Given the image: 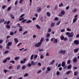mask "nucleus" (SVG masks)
Returning a JSON list of instances; mask_svg holds the SVG:
<instances>
[{
	"mask_svg": "<svg viewBox=\"0 0 79 79\" xmlns=\"http://www.w3.org/2000/svg\"><path fill=\"white\" fill-rule=\"evenodd\" d=\"M53 40H54L53 41ZM51 42L53 41L54 43H56V44L57 42H58V40L57 39H55V38H52L51 39Z\"/></svg>",
	"mask_w": 79,
	"mask_h": 79,
	"instance_id": "1",
	"label": "nucleus"
},
{
	"mask_svg": "<svg viewBox=\"0 0 79 79\" xmlns=\"http://www.w3.org/2000/svg\"><path fill=\"white\" fill-rule=\"evenodd\" d=\"M66 51L65 50H62L60 51H59L58 52L59 53H63V55H64L65 53H66Z\"/></svg>",
	"mask_w": 79,
	"mask_h": 79,
	"instance_id": "2",
	"label": "nucleus"
},
{
	"mask_svg": "<svg viewBox=\"0 0 79 79\" xmlns=\"http://www.w3.org/2000/svg\"><path fill=\"white\" fill-rule=\"evenodd\" d=\"M41 43H40V42H39L38 43H37L35 45V47H40V45H41Z\"/></svg>",
	"mask_w": 79,
	"mask_h": 79,
	"instance_id": "3",
	"label": "nucleus"
},
{
	"mask_svg": "<svg viewBox=\"0 0 79 79\" xmlns=\"http://www.w3.org/2000/svg\"><path fill=\"white\" fill-rule=\"evenodd\" d=\"M26 59H24L23 60H21L20 61L21 64H24L26 63Z\"/></svg>",
	"mask_w": 79,
	"mask_h": 79,
	"instance_id": "4",
	"label": "nucleus"
},
{
	"mask_svg": "<svg viewBox=\"0 0 79 79\" xmlns=\"http://www.w3.org/2000/svg\"><path fill=\"white\" fill-rule=\"evenodd\" d=\"M74 36V33L73 32H71L70 33L69 35H68V37H73Z\"/></svg>",
	"mask_w": 79,
	"mask_h": 79,
	"instance_id": "5",
	"label": "nucleus"
},
{
	"mask_svg": "<svg viewBox=\"0 0 79 79\" xmlns=\"http://www.w3.org/2000/svg\"><path fill=\"white\" fill-rule=\"evenodd\" d=\"M74 43L75 44H76L77 45L79 44V41H78L77 40H76L74 41Z\"/></svg>",
	"mask_w": 79,
	"mask_h": 79,
	"instance_id": "6",
	"label": "nucleus"
},
{
	"mask_svg": "<svg viewBox=\"0 0 79 79\" xmlns=\"http://www.w3.org/2000/svg\"><path fill=\"white\" fill-rule=\"evenodd\" d=\"M73 61L74 63H76L77 61V58L76 57H75L73 59Z\"/></svg>",
	"mask_w": 79,
	"mask_h": 79,
	"instance_id": "7",
	"label": "nucleus"
},
{
	"mask_svg": "<svg viewBox=\"0 0 79 79\" xmlns=\"http://www.w3.org/2000/svg\"><path fill=\"white\" fill-rule=\"evenodd\" d=\"M31 64L32 66H35L36 65V64H37V62H34V61H32L31 62Z\"/></svg>",
	"mask_w": 79,
	"mask_h": 79,
	"instance_id": "8",
	"label": "nucleus"
},
{
	"mask_svg": "<svg viewBox=\"0 0 79 79\" xmlns=\"http://www.w3.org/2000/svg\"><path fill=\"white\" fill-rule=\"evenodd\" d=\"M65 65H66L65 62L64 61L62 62L61 64L62 66V67H64V66H65Z\"/></svg>",
	"mask_w": 79,
	"mask_h": 79,
	"instance_id": "9",
	"label": "nucleus"
},
{
	"mask_svg": "<svg viewBox=\"0 0 79 79\" xmlns=\"http://www.w3.org/2000/svg\"><path fill=\"white\" fill-rule=\"evenodd\" d=\"M79 51V48H77L74 50V53H77Z\"/></svg>",
	"mask_w": 79,
	"mask_h": 79,
	"instance_id": "10",
	"label": "nucleus"
},
{
	"mask_svg": "<svg viewBox=\"0 0 79 79\" xmlns=\"http://www.w3.org/2000/svg\"><path fill=\"white\" fill-rule=\"evenodd\" d=\"M60 14L62 15H64L65 14V11L64 10H62L60 12Z\"/></svg>",
	"mask_w": 79,
	"mask_h": 79,
	"instance_id": "11",
	"label": "nucleus"
},
{
	"mask_svg": "<svg viewBox=\"0 0 79 79\" xmlns=\"http://www.w3.org/2000/svg\"><path fill=\"white\" fill-rule=\"evenodd\" d=\"M77 18H75V19H73V23H76V22L77 21Z\"/></svg>",
	"mask_w": 79,
	"mask_h": 79,
	"instance_id": "12",
	"label": "nucleus"
},
{
	"mask_svg": "<svg viewBox=\"0 0 79 79\" xmlns=\"http://www.w3.org/2000/svg\"><path fill=\"white\" fill-rule=\"evenodd\" d=\"M44 38H42L40 40V43L42 44V42L44 41Z\"/></svg>",
	"mask_w": 79,
	"mask_h": 79,
	"instance_id": "13",
	"label": "nucleus"
},
{
	"mask_svg": "<svg viewBox=\"0 0 79 79\" xmlns=\"http://www.w3.org/2000/svg\"><path fill=\"white\" fill-rule=\"evenodd\" d=\"M78 74V72L76 71L74 72V76H76Z\"/></svg>",
	"mask_w": 79,
	"mask_h": 79,
	"instance_id": "14",
	"label": "nucleus"
},
{
	"mask_svg": "<svg viewBox=\"0 0 79 79\" xmlns=\"http://www.w3.org/2000/svg\"><path fill=\"white\" fill-rule=\"evenodd\" d=\"M7 45L9 46H11V45H12V42H9L7 43Z\"/></svg>",
	"mask_w": 79,
	"mask_h": 79,
	"instance_id": "15",
	"label": "nucleus"
},
{
	"mask_svg": "<svg viewBox=\"0 0 79 79\" xmlns=\"http://www.w3.org/2000/svg\"><path fill=\"white\" fill-rule=\"evenodd\" d=\"M14 41L15 43H16V44H17L18 42V39H17V38H15L14 39Z\"/></svg>",
	"mask_w": 79,
	"mask_h": 79,
	"instance_id": "16",
	"label": "nucleus"
},
{
	"mask_svg": "<svg viewBox=\"0 0 79 79\" xmlns=\"http://www.w3.org/2000/svg\"><path fill=\"white\" fill-rule=\"evenodd\" d=\"M36 27L37 28V29H41V27H40V26L39 25H36Z\"/></svg>",
	"mask_w": 79,
	"mask_h": 79,
	"instance_id": "17",
	"label": "nucleus"
},
{
	"mask_svg": "<svg viewBox=\"0 0 79 79\" xmlns=\"http://www.w3.org/2000/svg\"><path fill=\"white\" fill-rule=\"evenodd\" d=\"M4 73H5V74H6V73L7 72H10V71L7 70H6V69H4Z\"/></svg>",
	"mask_w": 79,
	"mask_h": 79,
	"instance_id": "18",
	"label": "nucleus"
},
{
	"mask_svg": "<svg viewBox=\"0 0 79 79\" xmlns=\"http://www.w3.org/2000/svg\"><path fill=\"white\" fill-rule=\"evenodd\" d=\"M5 21V19H2L0 20V23H3Z\"/></svg>",
	"mask_w": 79,
	"mask_h": 79,
	"instance_id": "19",
	"label": "nucleus"
},
{
	"mask_svg": "<svg viewBox=\"0 0 79 79\" xmlns=\"http://www.w3.org/2000/svg\"><path fill=\"white\" fill-rule=\"evenodd\" d=\"M72 68V65L70 64L68 65V66L67 67V68L68 69H71Z\"/></svg>",
	"mask_w": 79,
	"mask_h": 79,
	"instance_id": "20",
	"label": "nucleus"
},
{
	"mask_svg": "<svg viewBox=\"0 0 79 79\" xmlns=\"http://www.w3.org/2000/svg\"><path fill=\"white\" fill-rule=\"evenodd\" d=\"M71 72V71H69L66 72V74L67 75H68V74H69Z\"/></svg>",
	"mask_w": 79,
	"mask_h": 79,
	"instance_id": "21",
	"label": "nucleus"
},
{
	"mask_svg": "<svg viewBox=\"0 0 79 79\" xmlns=\"http://www.w3.org/2000/svg\"><path fill=\"white\" fill-rule=\"evenodd\" d=\"M77 11V9L75 8L74 10H73L72 11L73 13H76V12Z\"/></svg>",
	"mask_w": 79,
	"mask_h": 79,
	"instance_id": "22",
	"label": "nucleus"
},
{
	"mask_svg": "<svg viewBox=\"0 0 79 79\" xmlns=\"http://www.w3.org/2000/svg\"><path fill=\"white\" fill-rule=\"evenodd\" d=\"M55 63V60H53L52 62L49 65H51Z\"/></svg>",
	"mask_w": 79,
	"mask_h": 79,
	"instance_id": "23",
	"label": "nucleus"
},
{
	"mask_svg": "<svg viewBox=\"0 0 79 79\" xmlns=\"http://www.w3.org/2000/svg\"><path fill=\"white\" fill-rule=\"evenodd\" d=\"M32 23V20H28L26 22V23Z\"/></svg>",
	"mask_w": 79,
	"mask_h": 79,
	"instance_id": "24",
	"label": "nucleus"
},
{
	"mask_svg": "<svg viewBox=\"0 0 79 79\" xmlns=\"http://www.w3.org/2000/svg\"><path fill=\"white\" fill-rule=\"evenodd\" d=\"M10 17L11 19H15V17H14L13 15H10Z\"/></svg>",
	"mask_w": 79,
	"mask_h": 79,
	"instance_id": "25",
	"label": "nucleus"
},
{
	"mask_svg": "<svg viewBox=\"0 0 79 79\" xmlns=\"http://www.w3.org/2000/svg\"><path fill=\"white\" fill-rule=\"evenodd\" d=\"M41 10H42V9L41 8H39V9H38L37 10V12L38 13H39L41 11Z\"/></svg>",
	"mask_w": 79,
	"mask_h": 79,
	"instance_id": "26",
	"label": "nucleus"
},
{
	"mask_svg": "<svg viewBox=\"0 0 79 79\" xmlns=\"http://www.w3.org/2000/svg\"><path fill=\"white\" fill-rule=\"evenodd\" d=\"M20 68H21V65H19L17 67V70H19V69H20Z\"/></svg>",
	"mask_w": 79,
	"mask_h": 79,
	"instance_id": "27",
	"label": "nucleus"
},
{
	"mask_svg": "<svg viewBox=\"0 0 79 79\" xmlns=\"http://www.w3.org/2000/svg\"><path fill=\"white\" fill-rule=\"evenodd\" d=\"M64 36L62 35L60 38V39H61V40H64Z\"/></svg>",
	"mask_w": 79,
	"mask_h": 79,
	"instance_id": "28",
	"label": "nucleus"
},
{
	"mask_svg": "<svg viewBox=\"0 0 79 79\" xmlns=\"http://www.w3.org/2000/svg\"><path fill=\"white\" fill-rule=\"evenodd\" d=\"M47 15L48 16H50V14L49 12H48L47 13Z\"/></svg>",
	"mask_w": 79,
	"mask_h": 79,
	"instance_id": "29",
	"label": "nucleus"
},
{
	"mask_svg": "<svg viewBox=\"0 0 79 79\" xmlns=\"http://www.w3.org/2000/svg\"><path fill=\"white\" fill-rule=\"evenodd\" d=\"M9 52V51H6L4 52V54H7Z\"/></svg>",
	"mask_w": 79,
	"mask_h": 79,
	"instance_id": "30",
	"label": "nucleus"
},
{
	"mask_svg": "<svg viewBox=\"0 0 79 79\" xmlns=\"http://www.w3.org/2000/svg\"><path fill=\"white\" fill-rule=\"evenodd\" d=\"M24 19V17H22L19 19V21H21L22 20H23Z\"/></svg>",
	"mask_w": 79,
	"mask_h": 79,
	"instance_id": "31",
	"label": "nucleus"
},
{
	"mask_svg": "<svg viewBox=\"0 0 79 79\" xmlns=\"http://www.w3.org/2000/svg\"><path fill=\"white\" fill-rule=\"evenodd\" d=\"M60 23H61V21H60L58 22L57 23H56V25H59L60 24Z\"/></svg>",
	"mask_w": 79,
	"mask_h": 79,
	"instance_id": "32",
	"label": "nucleus"
},
{
	"mask_svg": "<svg viewBox=\"0 0 79 79\" xmlns=\"http://www.w3.org/2000/svg\"><path fill=\"white\" fill-rule=\"evenodd\" d=\"M51 25L52 27H54V26H55V23H52Z\"/></svg>",
	"mask_w": 79,
	"mask_h": 79,
	"instance_id": "33",
	"label": "nucleus"
},
{
	"mask_svg": "<svg viewBox=\"0 0 79 79\" xmlns=\"http://www.w3.org/2000/svg\"><path fill=\"white\" fill-rule=\"evenodd\" d=\"M26 21H27V20L26 19H25L23 20V21H22L21 23H25V22H26Z\"/></svg>",
	"mask_w": 79,
	"mask_h": 79,
	"instance_id": "34",
	"label": "nucleus"
},
{
	"mask_svg": "<svg viewBox=\"0 0 79 79\" xmlns=\"http://www.w3.org/2000/svg\"><path fill=\"white\" fill-rule=\"evenodd\" d=\"M33 57H34V54H32V55L31 56V57L30 59H31V60H32V59H33Z\"/></svg>",
	"mask_w": 79,
	"mask_h": 79,
	"instance_id": "35",
	"label": "nucleus"
},
{
	"mask_svg": "<svg viewBox=\"0 0 79 79\" xmlns=\"http://www.w3.org/2000/svg\"><path fill=\"white\" fill-rule=\"evenodd\" d=\"M27 66H28V67L29 68L32 66V64H31V63H29L27 64Z\"/></svg>",
	"mask_w": 79,
	"mask_h": 79,
	"instance_id": "36",
	"label": "nucleus"
},
{
	"mask_svg": "<svg viewBox=\"0 0 79 79\" xmlns=\"http://www.w3.org/2000/svg\"><path fill=\"white\" fill-rule=\"evenodd\" d=\"M6 27H7V29H10V27H11L9 25H7L6 26Z\"/></svg>",
	"mask_w": 79,
	"mask_h": 79,
	"instance_id": "37",
	"label": "nucleus"
},
{
	"mask_svg": "<svg viewBox=\"0 0 79 79\" xmlns=\"http://www.w3.org/2000/svg\"><path fill=\"white\" fill-rule=\"evenodd\" d=\"M9 63H11L13 64H15V61L14 60H12L10 61H9Z\"/></svg>",
	"mask_w": 79,
	"mask_h": 79,
	"instance_id": "38",
	"label": "nucleus"
},
{
	"mask_svg": "<svg viewBox=\"0 0 79 79\" xmlns=\"http://www.w3.org/2000/svg\"><path fill=\"white\" fill-rule=\"evenodd\" d=\"M44 58V56H43V55L42 54L40 57V58L41 59H42V58Z\"/></svg>",
	"mask_w": 79,
	"mask_h": 79,
	"instance_id": "39",
	"label": "nucleus"
},
{
	"mask_svg": "<svg viewBox=\"0 0 79 79\" xmlns=\"http://www.w3.org/2000/svg\"><path fill=\"white\" fill-rule=\"evenodd\" d=\"M19 57H17L15 58V60H17L19 59Z\"/></svg>",
	"mask_w": 79,
	"mask_h": 79,
	"instance_id": "40",
	"label": "nucleus"
},
{
	"mask_svg": "<svg viewBox=\"0 0 79 79\" xmlns=\"http://www.w3.org/2000/svg\"><path fill=\"white\" fill-rule=\"evenodd\" d=\"M28 75H29V74L27 73L24 74V76H25V77H27L28 76Z\"/></svg>",
	"mask_w": 79,
	"mask_h": 79,
	"instance_id": "41",
	"label": "nucleus"
},
{
	"mask_svg": "<svg viewBox=\"0 0 79 79\" xmlns=\"http://www.w3.org/2000/svg\"><path fill=\"white\" fill-rule=\"evenodd\" d=\"M59 19L57 17H56L54 19V20H55V21H57V20H59Z\"/></svg>",
	"mask_w": 79,
	"mask_h": 79,
	"instance_id": "42",
	"label": "nucleus"
},
{
	"mask_svg": "<svg viewBox=\"0 0 79 79\" xmlns=\"http://www.w3.org/2000/svg\"><path fill=\"white\" fill-rule=\"evenodd\" d=\"M47 71H50L51 69L50 68H49V67H48L47 68Z\"/></svg>",
	"mask_w": 79,
	"mask_h": 79,
	"instance_id": "43",
	"label": "nucleus"
},
{
	"mask_svg": "<svg viewBox=\"0 0 79 79\" xmlns=\"http://www.w3.org/2000/svg\"><path fill=\"white\" fill-rule=\"evenodd\" d=\"M25 68H26V65H24L23 66L22 68V69H25Z\"/></svg>",
	"mask_w": 79,
	"mask_h": 79,
	"instance_id": "44",
	"label": "nucleus"
},
{
	"mask_svg": "<svg viewBox=\"0 0 79 79\" xmlns=\"http://www.w3.org/2000/svg\"><path fill=\"white\" fill-rule=\"evenodd\" d=\"M50 34L48 33V34H47L46 37H50Z\"/></svg>",
	"mask_w": 79,
	"mask_h": 79,
	"instance_id": "45",
	"label": "nucleus"
},
{
	"mask_svg": "<svg viewBox=\"0 0 79 79\" xmlns=\"http://www.w3.org/2000/svg\"><path fill=\"white\" fill-rule=\"evenodd\" d=\"M11 9V7H9L8 8L7 10L10 11Z\"/></svg>",
	"mask_w": 79,
	"mask_h": 79,
	"instance_id": "46",
	"label": "nucleus"
},
{
	"mask_svg": "<svg viewBox=\"0 0 79 79\" xmlns=\"http://www.w3.org/2000/svg\"><path fill=\"white\" fill-rule=\"evenodd\" d=\"M60 72L58 71H57L56 73V75H57V76H58V75H60Z\"/></svg>",
	"mask_w": 79,
	"mask_h": 79,
	"instance_id": "47",
	"label": "nucleus"
},
{
	"mask_svg": "<svg viewBox=\"0 0 79 79\" xmlns=\"http://www.w3.org/2000/svg\"><path fill=\"white\" fill-rule=\"evenodd\" d=\"M18 0H16L15 2V5H17L18 4Z\"/></svg>",
	"mask_w": 79,
	"mask_h": 79,
	"instance_id": "48",
	"label": "nucleus"
},
{
	"mask_svg": "<svg viewBox=\"0 0 79 79\" xmlns=\"http://www.w3.org/2000/svg\"><path fill=\"white\" fill-rule=\"evenodd\" d=\"M6 61H7V60L5 59L3 61V63H5Z\"/></svg>",
	"mask_w": 79,
	"mask_h": 79,
	"instance_id": "49",
	"label": "nucleus"
},
{
	"mask_svg": "<svg viewBox=\"0 0 79 79\" xmlns=\"http://www.w3.org/2000/svg\"><path fill=\"white\" fill-rule=\"evenodd\" d=\"M13 68V67L11 66H10L9 67V69H11Z\"/></svg>",
	"mask_w": 79,
	"mask_h": 79,
	"instance_id": "50",
	"label": "nucleus"
},
{
	"mask_svg": "<svg viewBox=\"0 0 79 79\" xmlns=\"http://www.w3.org/2000/svg\"><path fill=\"white\" fill-rule=\"evenodd\" d=\"M70 34V33L69 32H67L66 33V35H69Z\"/></svg>",
	"mask_w": 79,
	"mask_h": 79,
	"instance_id": "51",
	"label": "nucleus"
},
{
	"mask_svg": "<svg viewBox=\"0 0 79 79\" xmlns=\"http://www.w3.org/2000/svg\"><path fill=\"white\" fill-rule=\"evenodd\" d=\"M27 31H26L23 33V35H25V34H27Z\"/></svg>",
	"mask_w": 79,
	"mask_h": 79,
	"instance_id": "52",
	"label": "nucleus"
},
{
	"mask_svg": "<svg viewBox=\"0 0 79 79\" xmlns=\"http://www.w3.org/2000/svg\"><path fill=\"white\" fill-rule=\"evenodd\" d=\"M24 15H25L24 14H23L21 15L20 16V18H22V17H23V16H24Z\"/></svg>",
	"mask_w": 79,
	"mask_h": 79,
	"instance_id": "53",
	"label": "nucleus"
},
{
	"mask_svg": "<svg viewBox=\"0 0 79 79\" xmlns=\"http://www.w3.org/2000/svg\"><path fill=\"white\" fill-rule=\"evenodd\" d=\"M6 6V5L3 6H2V8L3 9H5Z\"/></svg>",
	"mask_w": 79,
	"mask_h": 79,
	"instance_id": "54",
	"label": "nucleus"
},
{
	"mask_svg": "<svg viewBox=\"0 0 79 79\" xmlns=\"http://www.w3.org/2000/svg\"><path fill=\"white\" fill-rule=\"evenodd\" d=\"M21 25V24H20L19 23H18L17 24V25L19 27H22L20 26Z\"/></svg>",
	"mask_w": 79,
	"mask_h": 79,
	"instance_id": "55",
	"label": "nucleus"
},
{
	"mask_svg": "<svg viewBox=\"0 0 79 79\" xmlns=\"http://www.w3.org/2000/svg\"><path fill=\"white\" fill-rule=\"evenodd\" d=\"M65 31V30H64V29H63L62 30H61V32H64Z\"/></svg>",
	"mask_w": 79,
	"mask_h": 79,
	"instance_id": "56",
	"label": "nucleus"
},
{
	"mask_svg": "<svg viewBox=\"0 0 79 79\" xmlns=\"http://www.w3.org/2000/svg\"><path fill=\"white\" fill-rule=\"evenodd\" d=\"M6 48H7V49H9L10 48V46L8 45L7 44L6 46Z\"/></svg>",
	"mask_w": 79,
	"mask_h": 79,
	"instance_id": "57",
	"label": "nucleus"
},
{
	"mask_svg": "<svg viewBox=\"0 0 79 79\" xmlns=\"http://www.w3.org/2000/svg\"><path fill=\"white\" fill-rule=\"evenodd\" d=\"M67 31H71V30L69 28H67Z\"/></svg>",
	"mask_w": 79,
	"mask_h": 79,
	"instance_id": "58",
	"label": "nucleus"
},
{
	"mask_svg": "<svg viewBox=\"0 0 79 79\" xmlns=\"http://www.w3.org/2000/svg\"><path fill=\"white\" fill-rule=\"evenodd\" d=\"M70 62H71V60H69L67 61V64H70Z\"/></svg>",
	"mask_w": 79,
	"mask_h": 79,
	"instance_id": "59",
	"label": "nucleus"
},
{
	"mask_svg": "<svg viewBox=\"0 0 79 79\" xmlns=\"http://www.w3.org/2000/svg\"><path fill=\"white\" fill-rule=\"evenodd\" d=\"M69 6H67L66 7V9L67 10H68L69 9Z\"/></svg>",
	"mask_w": 79,
	"mask_h": 79,
	"instance_id": "60",
	"label": "nucleus"
},
{
	"mask_svg": "<svg viewBox=\"0 0 79 79\" xmlns=\"http://www.w3.org/2000/svg\"><path fill=\"white\" fill-rule=\"evenodd\" d=\"M51 31H52V30L51 29V28H49L48 29V32H51Z\"/></svg>",
	"mask_w": 79,
	"mask_h": 79,
	"instance_id": "61",
	"label": "nucleus"
},
{
	"mask_svg": "<svg viewBox=\"0 0 79 79\" xmlns=\"http://www.w3.org/2000/svg\"><path fill=\"white\" fill-rule=\"evenodd\" d=\"M72 40H73V38H70L69 39V41L71 42V41H72Z\"/></svg>",
	"mask_w": 79,
	"mask_h": 79,
	"instance_id": "62",
	"label": "nucleus"
},
{
	"mask_svg": "<svg viewBox=\"0 0 79 79\" xmlns=\"http://www.w3.org/2000/svg\"><path fill=\"white\" fill-rule=\"evenodd\" d=\"M59 71H61V70H62V67H60L59 68Z\"/></svg>",
	"mask_w": 79,
	"mask_h": 79,
	"instance_id": "63",
	"label": "nucleus"
},
{
	"mask_svg": "<svg viewBox=\"0 0 79 79\" xmlns=\"http://www.w3.org/2000/svg\"><path fill=\"white\" fill-rule=\"evenodd\" d=\"M59 6H63V3H61L59 5Z\"/></svg>",
	"mask_w": 79,
	"mask_h": 79,
	"instance_id": "64",
	"label": "nucleus"
}]
</instances>
